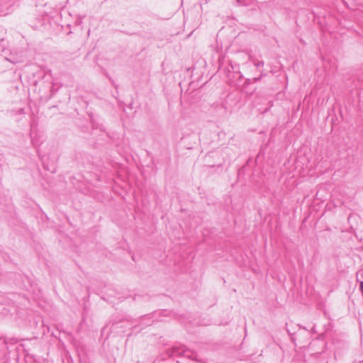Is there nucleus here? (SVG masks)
Segmentation results:
<instances>
[{"label":"nucleus","mask_w":363,"mask_h":363,"mask_svg":"<svg viewBox=\"0 0 363 363\" xmlns=\"http://www.w3.org/2000/svg\"><path fill=\"white\" fill-rule=\"evenodd\" d=\"M167 354L169 357L183 356L184 357L197 361V355L192 350L185 348L184 346H175L167 350Z\"/></svg>","instance_id":"nucleus-1"},{"label":"nucleus","mask_w":363,"mask_h":363,"mask_svg":"<svg viewBox=\"0 0 363 363\" xmlns=\"http://www.w3.org/2000/svg\"><path fill=\"white\" fill-rule=\"evenodd\" d=\"M252 0H236V5L238 6H248L251 4Z\"/></svg>","instance_id":"nucleus-2"},{"label":"nucleus","mask_w":363,"mask_h":363,"mask_svg":"<svg viewBox=\"0 0 363 363\" xmlns=\"http://www.w3.org/2000/svg\"><path fill=\"white\" fill-rule=\"evenodd\" d=\"M7 42L4 40V38L0 39V51L4 52L6 48Z\"/></svg>","instance_id":"nucleus-3"},{"label":"nucleus","mask_w":363,"mask_h":363,"mask_svg":"<svg viewBox=\"0 0 363 363\" xmlns=\"http://www.w3.org/2000/svg\"><path fill=\"white\" fill-rule=\"evenodd\" d=\"M359 290L361 291V292L363 295V281H361L359 284Z\"/></svg>","instance_id":"nucleus-4"},{"label":"nucleus","mask_w":363,"mask_h":363,"mask_svg":"<svg viewBox=\"0 0 363 363\" xmlns=\"http://www.w3.org/2000/svg\"><path fill=\"white\" fill-rule=\"evenodd\" d=\"M44 167H45V169H47L48 171H50L51 172H55V168L51 169L48 168V167H46L45 164H44Z\"/></svg>","instance_id":"nucleus-5"}]
</instances>
